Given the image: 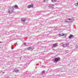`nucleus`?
Returning a JSON list of instances; mask_svg holds the SVG:
<instances>
[{
    "mask_svg": "<svg viewBox=\"0 0 78 78\" xmlns=\"http://www.w3.org/2000/svg\"><path fill=\"white\" fill-rule=\"evenodd\" d=\"M24 76H27V78H29V77L32 78V76H31V73L30 72L27 71L26 73L24 74Z\"/></svg>",
    "mask_w": 78,
    "mask_h": 78,
    "instance_id": "1",
    "label": "nucleus"
},
{
    "mask_svg": "<svg viewBox=\"0 0 78 78\" xmlns=\"http://www.w3.org/2000/svg\"><path fill=\"white\" fill-rule=\"evenodd\" d=\"M61 58H60L59 57L55 58L53 60V61L54 62H57L60 61Z\"/></svg>",
    "mask_w": 78,
    "mask_h": 78,
    "instance_id": "2",
    "label": "nucleus"
},
{
    "mask_svg": "<svg viewBox=\"0 0 78 78\" xmlns=\"http://www.w3.org/2000/svg\"><path fill=\"white\" fill-rule=\"evenodd\" d=\"M63 44H63L62 45V46L63 47H68V46L69 45V43H64Z\"/></svg>",
    "mask_w": 78,
    "mask_h": 78,
    "instance_id": "3",
    "label": "nucleus"
},
{
    "mask_svg": "<svg viewBox=\"0 0 78 78\" xmlns=\"http://www.w3.org/2000/svg\"><path fill=\"white\" fill-rule=\"evenodd\" d=\"M11 7L9 8V13L11 14L12 12H13V11H14V9L13 8H11Z\"/></svg>",
    "mask_w": 78,
    "mask_h": 78,
    "instance_id": "4",
    "label": "nucleus"
},
{
    "mask_svg": "<svg viewBox=\"0 0 78 78\" xmlns=\"http://www.w3.org/2000/svg\"><path fill=\"white\" fill-rule=\"evenodd\" d=\"M45 37V35L43 34L42 36H39V39H44L43 37Z\"/></svg>",
    "mask_w": 78,
    "mask_h": 78,
    "instance_id": "5",
    "label": "nucleus"
},
{
    "mask_svg": "<svg viewBox=\"0 0 78 78\" xmlns=\"http://www.w3.org/2000/svg\"><path fill=\"white\" fill-rule=\"evenodd\" d=\"M15 8V9H18L19 7H18V5H15L13 6V7H11V8H13L14 9V8Z\"/></svg>",
    "mask_w": 78,
    "mask_h": 78,
    "instance_id": "6",
    "label": "nucleus"
},
{
    "mask_svg": "<svg viewBox=\"0 0 78 78\" xmlns=\"http://www.w3.org/2000/svg\"><path fill=\"white\" fill-rule=\"evenodd\" d=\"M11 33H16V30H12V31H10L9 32H7L6 34L8 35L9 34V33L10 34H11Z\"/></svg>",
    "mask_w": 78,
    "mask_h": 78,
    "instance_id": "7",
    "label": "nucleus"
},
{
    "mask_svg": "<svg viewBox=\"0 0 78 78\" xmlns=\"http://www.w3.org/2000/svg\"><path fill=\"white\" fill-rule=\"evenodd\" d=\"M33 6H34V5L33 4L30 5H28L27 8H33Z\"/></svg>",
    "mask_w": 78,
    "mask_h": 78,
    "instance_id": "8",
    "label": "nucleus"
},
{
    "mask_svg": "<svg viewBox=\"0 0 78 78\" xmlns=\"http://www.w3.org/2000/svg\"><path fill=\"white\" fill-rule=\"evenodd\" d=\"M52 45V47H53V48H55V47H57L58 46V44H53Z\"/></svg>",
    "mask_w": 78,
    "mask_h": 78,
    "instance_id": "9",
    "label": "nucleus"
},
{
    "mask_svg": "<svg viewBox=\"0 0 78 78\" xmlns=\"http://www.w3.org/2000/svg\"><path fill=\"white\" fill-rule=\"evenodd\" d=\"M54 6H55V5L53 4H51L49 6V8H54V7H53Z\"/></svg>",
    "mask_w": 78,
    "mask_h": 78,
    "instance_id": "10",
    "label": "nucleus"
},
{
    "mask_svg": "<svg viewBox=\"0 0 78 78\" xmlns=\"http://www.w3.org/2000/svg\"><path fill=\"white\" fill-rule=\"evenodd\" d=\"M72 37H73V35L72 34H70V36L68 37L69 39H72Z\"/></svg>",
    "mask_w": 78,
    "mask_h": 78,
    "instance_id": "11",
    "label": "nucleus"
},
{
    "mask_svg": "<svg viewBox=\"0 0 78 78\" xmlns=\"http://www.w3.org/2000/svg\"><path fill=\"white\" fill-rule=\"evenodd\" d=\"M19 70L18 69H15L13 70L14 72H16V73L18 72H19Z\"/></svg>",
    "mask_w": 78,
    "mask_h": 78,
    "instance_id": "12",
    "label": "nucleus"
},
{
    "mask_svg": "<svg viewBox=\"0 0 78 78\" xmlns=\"http://www.w3.org/2000/svg\"><path fill=\"white\" fill-rule=\"evenodd\" d=\"M65 35V34H59V36H64Z\"/></svg>",
    "mask_w": 78,
    "mask_h": 78,
    "instance_id": "13",
    "label": "nucleus"
},
{
    "mask_svg": "<svg viewBox=\"0 0 78 78\" xmlns=\"http://www.w3.org/2000/svg\"><path fill=\"white\" fill-rule=\"evenodd\" d=\"M57 1V0H51V2H52V3H54L55 2H56Z\"/></svg>",
    "mask_w": 78,
    "mask_h": 78,
    "instance_id": "14",
    "label": "nucleus"
},
{
    "mask_svg": "<svg viewBox=\"0 0 78 78\" xmlns=\"http://www.w3.org/2000/svg\"><path fill=\"white\" fill-rule=\"evenodd\" d=\"M21 20L22 22H25V19H21Z\"/></svg>",
    "mask_w": 78,
    "mask_h": 78,
    "instance_id": "15",
    "label": "nucleus"
},
{
    "mask_svg": "<svg viewBox=\"0 0 78 78\" xmlns=\"http://www.w3.org/2000/svg\"><path fill=\"white\" fill-rule=\"evenodd\" d=\"M75 5L76 6H78V2H77V3L75 4Z\"/></svg>",
    "mask_w": 78,
    "mask_h": 78,
    "instance_id": "16",
    "label": "nucleus"
},
{
    "mask_svg": "<svg viewBox=\"0 0 78 78\" xmlns=\"http://www.w3.org/2000/svg\"><path fill=\"white\" fill-rule=\"evenodd\" d=\"M45 72V71L43 70L42 71V74H44Z\"/></svg>",
    "mask_w": 78,
    "mask_h": 78,
    "instance_id": "17",
    "label": "nucleus"
},
{
    "mask_svg": "<svg viewBox=\"0 0 78 78\" xmlns=\"http://www.w3.org/2000/svg\"><path fill=\"white\" fill-rule=\"evenodd\" d=\"M31 47H29L28 48H27V49L28 50H31Z\"/></svg>",
    "mask_w": 78,
    "mask_h": 78,
    "instance_id": "18",
    "label": "nucleus"
},
{
    "mask_svg": "<svg viewBox=\"0 0 78 78\" xmlns=\"http://www.w3.org/2000/svg\"><path fill=\"white\" fill-rule=\"evenodd\" d=\"M45 66H42L41 67V68H43V69H45Z\"/></svg>",
    "mask_w": 78,
    "mask_h": 78,
    "instance_id": "19",
    "label": "nucleus"
},
{
    "mask_svg": "<svg viewBox=\"0 0 78 78\" xmlns=\"http://www.w3.org/2000/svg\"><path fill=\"white\" fill-rule=\"evenodd\" d=\"M11 39V38L10 37H8L7 39L8 41H10V39Z\"/></svg>",
    "mask_w": 78,
    "mask_h": 78,
    "instance_id": "20",
    "label": "nucleus"
},
{
    "mask_svg": "<svg viewBox=\"0 0 78 78\" xmlns=\"http://www.w3.org/2000/svg\"><path fill=\"white\" fill-rule=\"evenodd\" d=\"M31 47V50H34V47Z\"/></svg>",
    "mask_w": 78,
    "mask_h": 78,
    "instance_id": "21",
    "label": "nucleus"
},
{
    "mask_svg": "<svg viewBox=\"0 0 78 78\" xmlns=\"http://www.w3.org/2000/svg\"><path fill=\"white\" fill-rule=\"evenodd\" d=\"M16 39H18L19 38V36L18 35H17L16 36Z\"/></svg>",
    "mask_w": 78,
    "mask_h": 78,
    "instance_id": "22",
    "label": "nucleus"
},
{
    "mask_svg": "<svg viewBox=\"0 0 78 78\" xmlns=\"http://www.w3.org/2000/svg\"><path fill=\"white\" fill-rule=\"evenodd\" d=\"M68 20H72V19L70 18L68 19Z\"/></svg>",
    "mask_w": 78,
    "mask_h": 78,
    "instance_id": "23",
    "label": "nucleus"
},
{
    "mask_svg": "<svg viewBox=\"0 0 78 78\" xmlns=\"http://www.w3.org/2000/svg\"><path fill=\"white\" fill-rule=\"evenodd\" d=\"M76 48H78V45H76Z\"/></svg>",
    "mask_w": 78,
    "mask_h": 78,
    "instance_id": "24",
    "label": "nucleus"
},
{
    "mask_svg": "<svg viewBox=\"0 0 78 78\" xmlns=\"http://www.w3.org/2000/svg\"><path fill=\"white\" fill-rule=\"evenodd\" d=\"M66 22H69V23H70V22H69V21H67V20L66 21Z\"/></svg>",
    "mask_w": 78,
    "mask_h": 78,
    "instance_id": "25",
    "label": "nucleus"
},
{
    "mask_svg": "<svg viewBox=\"0 0 78 78\" xmlns=\"http://www.w3.org/2000/svg\"><path fill=\"white\" fill-rule=\"evenodd\" d=\"M11 49H12V50H13V49H14V47H12L11 48Z\"/></svg>",
    "mask_w": 78,
    "mask_h": 78,
    "instance_id": "26",
    "label": "nucleus"
},
{
    "mask_svg": "<svg viewBox=\"0 0 78 78\" xmlns=\"http://www.w3.org/2000/svg\"><path fill=\"white\" fill-rule=\"evenodd\" d=\"M6 78H9V76H7L6 77Z\"/></svg>",
    "mask_w": 78,
    "mask_h": 78,
    "instance_id": "27",
    "label": "nucleus"
},
{
    "mask_svg": "<svg viewBox=\"0 0 78 78\" xmlns=\"http://www.w3.org/2000/svg\"><path fill=\"white\" fill-rule=\"evenodd\" d=\"M24 45H26V43H24Z\"/></svg>",
    "mask_w": 78,
    "mask_h": 78,
    "instance_id": "28",
    "label": "nucleus"
},
{
    "mask_svg": "<svg viewBox=\"0 0 78 78\" xmlns=\"http://www.w3.org/2000/svg\"><path fill=\"white\" fill-rule=\"evenodd\" d=\"M43 2H45V0H44Z\"/></svg>",
    "mask_w": 78,
    "mask_h": 78,
    "instance_id": "29",
    "label": "nucleus"
},
{
    "mask_svg": "<svg viewBox=\"0 0 78 78\" xmlns=\"http://www.w3.org/2000/svg\"><path fill=\"white\" fill-rule=\"evenodd\" d=\"M39 63H40V64H42V63L41 62H40Z\"/></svg>",
    "mask_w": 78,
    "mask_h": 78,
    "instance_id": "30",
    "label": "nucleus"
},
{
    "mask_svg": "<svg viewBox=\"0 0 78 78\" xmlns=\"http://www.w3.org/2000/svg\"><path fill=\"white\" fill-rule=\"evenodd\" d=\"M13 47V45H12V47Z\"/></svg>",
    "mask_w": 78,
    "mask_h": 78,
    "instance_id": "31",
    "label": "nucleus"
},
{
    "mask_svg": "<svg viewBox=\"0 0 78 78\" xmlns=\"http://www.w3.org/2000/svg\"><path fill=\"white\" fill-rule=\"evenodd\" d=\"M3 74H4V73H5V72H3Z\"/></svg>",
    "mask_w": 78,
    "mask_h": 78,
    "instance_id": "32",
    "label": "nucleus"
},
{
    "mask_svg": "<svg viewBox=\"0 0 78 78\" xmlns=\"http://www.w3.org/2000/svg\"><path fill=\"white\" fill-rule=\"evenodd\" d=\"M36 65H37H37H39V64H36Z\"/></svg>",
    "mask_w": 78,
    "mask_h": 78,
    "instance_id": "33",
    "label": "nucleus"
},
{
    "mask_svg": "<svg viewBox=\"0 0 78 78\" xmlns=\"http://www.w3.org/2000/svg\"><path fill=\"white\" fill-rule=\"evenodd\" d=\"M16 45H18L17 43H16Z\"/></svg>",
    "mask_w": 78,
    "mask_h": 78,
    "instance_id": "34",
    "label": "nucleus"
},
{
    "mask_svg": "<svg viewBox=\"0 0 78 78\" xmlns=\"http://www.w3.org/2000/svg\"><path fill=\"white\" fill-rule=\"evenodd\" d=\"M0 43H1V41H0Z\"/></svg>",
    "mask_w": 78,
    "mask_h": 78,
    "instance_id": "35",
    "label": "nucleus"
},
{
    "mask_svg": "<svg viewBox=\"0 0 78 78\" xmlns=\"http://www.w3.org/2000/svg\"><path fill=\"white\" fill-rule=\"evenodd\" d=\"M15 45H16V44H14Z\"/></svg>",
    "mask_w": 78,
    "mask_h": 78,
    "instance_id": "36",
    "label": "nucleus"
},
{
    "mask_svg": "<svg viewBox=\"0 0 78 78\" xmlns=\"http://www.w3.org/2000/svg\"><path fill=\"white\" fill-rule=\"evenodd\" d=\"M45 42H46V41H45Z\"/></svg>",
    "mask_w": 78,
    "mask_h": 78,
    "instance_id": "37",
    "label": "nucleus"
},
{
    "mask_svg": "<svg viewBox=\"0 0 78 78\" xmlns=\"http://www.w3.org/2000/svg\"><path fill=\"white\" fill-rule=\"evenodd\" d=\"M37 68H36V69H37Z\"/></svg>",
    "mask_w": 78,
    "mask_h": 78,
    "instance_id": "38",
    "label": "nucleus"
}]
</instances>
